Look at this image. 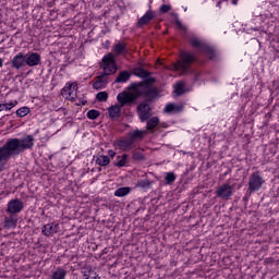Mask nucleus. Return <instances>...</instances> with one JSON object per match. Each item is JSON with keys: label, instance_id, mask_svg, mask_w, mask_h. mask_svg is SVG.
I'll list each match as a JSON object with an SVG mask.
<instances>
[{"label": "nucleus", "instance_id": "obj_1", "mask_svg": "<svg viewBox=\"0 0 279 279\" xmlns=\"http://www.w3.org/2000/svg\"><path fill=\"white\" fill-rule=\"evenodd\" d=\"M34 147V136L26 135L24 138H9L2 147H0V173L5 171V165L10 158L20 156L23 151Z\"/></svg>", "mask_w": 279, "mask_h": 279}, {"label": "nucleus", "instance_id": "obj_2", "mask_svg": "<svg viewBox=\"0 0 279 279\" xmlns=\"http://www.w3.org/2000/svg\"><path fill=\"white\" fill-rule=\"evenodd\" d=\"M102 69L104 73L95 77L93 83L94 90H101L108 86V80L110 75H114L117 73V62L114 61V56L112 53H108L102 58Z\"/></svg>", "mask_w": 279, "mask_h": 279}, {"label": "nucleus", "instance_id": "obj_3", "mask_svg": "<svg viewBox=\"0 0 279 279\" xmlns=\"http://www.w3.org/2000/svg\"><path fill=\"white\" fill-rule=\"evenodd\" d=\"M117 100L118 104L112 105L108 108L109 119H111L112 121L120 119L121 108H125V106H134V97L128 92H122L118 94Z\"/></svg>", "mask_w": 279, "mask_h": 279}, {"label": "nucleus", "instance_id": "obj_4", "mask_svg": "<svg viewBox=\"0 0 279 279\" xmlns=\"http://www.w3.org/2000/svg\"><path fill=\"white\" fill-rule=\"evenodd\" d=\"M129 90H132L129 95L134 97V106H136L138 97H145L148 102L154 101L158 97V89L156 87H143L141 84L132 83L129 86Z\"/></svg>", "mask_w": 279, "mask_h": 279}, {"label": "nucleus", "instance_id": "obj_5", "mask_svg": "<svg viewBox=\"0 0 279 279\" xmlns=\"http://www.w3.org/2000/svg\"><path fill=\"white\" fill-rule=\"evenodd\" d=\"M143 138H145V132L135 130L130 132L126 138L118 140L117 145L119 149H122V151H128L132 149V145H134L136 141H143Z\"/></svg>", "mask_w": 279, "mask_h": 279}, {"label": "nucleus", "instance_id": "obj_6", "mask_svg": "<svg viewBox=\"0 0 279 279\" xmlns=\"http://www.w3.org/2000/svg\"><path fill=\"white\" fill-rule=\"evenodd\" d=\"M197 62V57L191 52L181 51L180 60L174 64L175 71H182L183 73H189L191 71V64Z\"/></svg>", "mask_w": 279, "mask_h": 279}, {"label": "nucleus", "instance_id": "obj_7", "mask_svg": "<svg viewBox=\"0 0 279 279\" xmlns=\"http://www.w3.org/2000/svg\"><path fill=\"white\" fill-rule=\"evenodd\" d=\"M190 45L199 51V53H206L209 57V60H217V52H215V48L208 46V44L204 43L197 37L190 38Z\"/></svg>", "mask_w": 279, "mask_h": 279}, {"label": "nucleus", "instance_id": "obj_8", "mask_svg": "<svg viewBox=\"0 0 279 279\" xmlns=\"http://www.w3.org/2000/svg\"><path fill=\"white\" fill-rule=\"evenodd\" d=\"M264 184H265V180H263V177H260V173L253 172L248 179L247 193H256L257 191H260Z\"/></svg>", "mask_w": 279, "mask_h": 279}, {"label": "nucleus", "instance_id": "obj_9", "mask_svg": "<svg viewBox=\"0 0 279 279\" xmlns=\"http://www.w3.org/2000/svg\"><path fill=\"white\" fill-rule=\"evenodd\" d=\"M216 197L219 199H223L225 202H228L232 195V185L228 183H223L220 186L217 187L216 190Z\"/></svg>", "mask_w": 279, "mask_h": 279}, {"label": "nucleus", "instance_id": "obj_10", "mask_svg": "<svg viewBox=\"0 0 279 279\" xmlns=\"http://www.w3.org/2000/svg\"><path fill=\"white\" fill-rule=\"evenodd\" d=\"M157 16L158 12L154 10L146 11V13L136 23L137 29H143L145 25H149V23H151V21H154Z\"/></svg>", "mask_w": 279, "mask_h": 279}, {"label": "nucleus", "instance_id": "obj_11", "mask_svg": "<svg viewBox=\"0 0 279 279\" xmlns=\"http://www.w3.org/2000/svg\"><path fill=\"white\" fill-rule=\"evenodd\" d=\"M23 208H25L23 202L19 198H14L8 203L5 213H8V215H19Z\"/></svg>", "mask_w": 279, "mask_h": 279}, {"label": "nucleus", "instance_id": "obj_12", "mask_svg": "<svg viewBox=\"0 0 279 279\" xmlns=\"http://www.w3.org/2000/svg\"><path fill=\"white\" fill-rule=\"evenodd\" d=\"M27 66L26 54L24 52H19L11 60V69L20 71V69H25Z\"/></svg>", "mask_w": 279, "mask_h": 279}, {"label": "nucleus", "instance_id": "obj_13", "mask_svg": "<svg viewBox=\"0 0 279 279\" xmlns=\"http://www.w3.org/2000/svg\"><path fill=\"white\" fill-rule=\"evenodd\" d=\"M138 113V118L144 123V121H149L151 117V107L147 102H142L136 108Z\"/></svg>", "mask_w": 279, "mask_h": 279}, {"label": "nucleus", "instance_id": "obj_14", "mask_svg": "<svg viewBox=\"0 0 279 279\" xmlns=\"http://www.w3.org/2000/svg\"><path fill=\"white\" fill-rule=\"evenodd\" d=\"M26 56V66H38L40 64V53L38 52H28Z\"/></svg>", "mask_w": 279, "mask_h": 279}, {"label": "nucleus", "instance_id": "obj_15", "mask_svg": "<svg viewBox=\"0 0 279 279\" xmlns=\"http://www.w3.org/2000/svg\"><path fill=\"white\" fill-rule=\"evenodd\" d=\"M16 223H19L16 215L10 214V216L4 217L3 228L10 230V228H16Z\"/></svg>", "mask_w": 279, "mask_h": 279}, {"label": "nucleus", "instance_id": "obj_16", "mask_svg": "<svg viewBox=\"0 0 279 279\" xmlns=\"http://www.w3.org/2000/svg\"><path fill=\"white\" fill-rule=\"evenodd\" d=\"M130 77H132V74L128 70L121 71L116 77L114 84H125L130 82Z\"/></svg>", "mask_w": 279, "mask_h": 279}, {"label": "nucleus", "instance_id": "obj_17", "mask_svg": "<svg viewBox=\"0 0 279 279\" xmlns=\"http://www.w3.org/2000/svg\"><path fill=\"white\" fill-rule=\"evenodd\" d=\"M44 236H53L58 232V225L48 223L43 227L41 230Z\"/></svg>", "mask_w": 279, "mask_h": 279}, {"label": "nucleus", "instance_id": "obj_18", "mask_svg": "<svg viewBox=\"0 0 279 279\" xmlns=\"http://www.w3.org/2000/svg\"><path fill=\"white\" fill-rule=\"evenodd\" d=\"M112 51H113V53H116V56H125L129 51L128 45H125V43L119 41L118 44H116L113 46Z\"/></svg>", "mask_w": 279, "mask_h": 279}, {"label": "nucleus", "instance_id": "obj_19", "mask_svg": "<svg viewBox=\"0 0 279 279\" xmlns=\"http://www.w3.org/2000/svg\"><path fill=\"white\" fill-rule=\"evenodd\" d=\"M133 75H136V77H149V75H151V73H149V71L145 70V68H143V65H137L133 69Z\"/></svg>", "mask_w": 279, "mask_h": 279}, {"label": "nucleus", "instance_id": "obj_20", "mask_svg": "<svg viewBox=\"0 0 279 279\" xmlns=\"http://www.w3.org/2000/svg\"><path fill=\"white\" fill-rule=\"evenodd\" d=\"M130 156L128 154H123L122 156H118L117 157V162H114V167H119L121 169V167H125V165H128V160H129Z\"/></svg>", "mask_w": 279, "mask_h": 279}, {"label": "nucleus", "instance_id": "obj_21", "mask_svg": "<svg viewBox=\"0 0 279 279\" xmlns=\"http://www.w3.org/2000/svg\"><path fill=\"white\" fill-rule=\"evenodd\" d=\"M96 165L99 167H108V165H110V157L106 155L98 156L96 159Z\"/></svg>", "mask_w": 279, "mask_h": 279}, {"label": "nucleus", "instance_id": "obj_22", "mask_svg": "<svg viewBox=\"0 0 279 279\" xmlns=\"http://www.w3.org/2000/svg\"><path fill=\"white\" fill-rule=\"evenodd\" d=\"M153 182L149 179L140 180L136 183L137 189H143V191H147L151 189Z\"/></svg>", "mask_w": 279, "mask_h": 279}, {"label": "nucleus", "instance_id": "obj_23", "mask_svg": "<svg viewBox=\"0 0 279 279\" xmlns=\"http://www.w3.org/2000/svg\"><path fill=\"white\" fill-rule=\"evenodd\" d=\"M160 123V119L158 117H153L147 121L146 130H156V126Z\"/></svg>", "mask_w": 279, "mask_h": 279}, {"label": "nucleus", "instance_id": "obj_24", "mask_svg": "<svg viewBox=\"0 0 279 279\" xmlns=\"http://www.w3.org/2000/svg\"><path fill=\"white\" fill-rule=\"evenodd\" d=\"M132 159L135 162H145V160H147V157H145L140 150H132Z\"/></svg>", "mask_w": 279, "mask_h": 279}, {"label": "nucleus", "instance_id": "obj_25", "mask_svg": "<svg viewBox=\"0 0 279 279\" xmlns=\"http://www.w3.org/2000/svg\"><path fill=\"white\" fill-rule=\"evenodd\" d=\"M66 278V271L64 268H57L56 271L52 272L51 279H65Z\"/></svg>", "mask_w": 279, "mask_h": 279}, {"label": "nucleus", "instance_id": "obj_26", "mask_svg": "<svg viewBox=\"0 0 279 279\" xmlns=\"http://www.w3.org/2000/svg\"><path fill=\"white\" fill-rule=\"evenodd\" d=\"M132 189L131 187H120L116 190L114 196L116 197H125V195H130Z\"/></svg>", "mask_w": 279, "mask_h": 279}, {"label": "nucleus", "instance_id": "obj_27", "mask_svg": "<svg viewBox=\"0 0 279 279\" xmlns=\"http://www.w3.org/2000/svg\"><path fill=\"white\" fill-rule=\"evenodd\" d=\"M71 88H73L72 84H70L69 86L63 87L62 90H61L62 97H65V99H69V97L71 99H75V97L71 96V95H73V93L71 92Z\"/></svg>", "mask_w": 279, "mask_h": 279}, {"label": "nucleus", "instance_id": "obj_28", "mask_svg": "<svg viewBox=\"0 0 279 279\" xmlns=\"http://www.w3.org/2000/svg\"><path fill=\"white\" fill-rule=\"evenodd\" d=\"M135 84H141L142 88H149L151 87V84H156V78L148 76V77H145L144 82L135 83Z\"/></svg>", "mask_w": 279, "mask_h": 279}, {"label": "nucleus", "instance_id": "obj_29", "mask_svg": "<svg viewBox=\"0 0 279 279\" xmlns=\"http://www.w3.org/2000/svg\"><path fill=\"white\" fill-rule=\"evenodd\" d=\"M184 87H185V85L182 82H179L175 84L174 93L178 97H180L181 95H184V93H185Z\"/></svg>", "mask_w": 279, "mask_h": 279}, {"label": "nucleus", "instance_id": "obj_30", "mask_svg": "<svg viewBox=\"0 0 279 279\" xmlns=\"http://www.w3.org/2000/svg\"><path fill=\"white\" fill-rule=\"evenodd\" d=\"M166 184H173L175 182V173L173 172H167L165 175Z\"/></svg>", "mask_w": 279, "mask_h": 279}, {"label": "nucleus", "instance_id": "obj_31", "mask_svg": "<svg viewBox=\"0 0 279 279\" xmlns=\"http://www.w3.org/2000/svg\"><path fill=\"white\" fill-rule=\"evenodd\" d=\"M16 114H17V117H20V118L27 117V114H29V108H27V107H22V108H20V109L16 110Z\"/></svg>", "mask_w": 279, "mask_h": 279}, {"label": "nucleus", "instance_id": "obj_32", "mask_svg": "<svg viewBox=\"0 0 279 279\" xmlns=\"http://www.w3.org/2000/svg\"><path fill=\"white\" fill-rule=\"evenodd\" d=\"M97 101H108V92H100L96 95Z\"/></svg>", "mask_w": 279, "mask_h": 279}, {"label": "nucleus", "instance_id": "obj_33", "mask_svg": "<svg viewBox=\"0 0 279 279\" xmlns=\"http://www.w3.org/2000/svg\"><path fill=\"white\" fill-rule=\"evenodd\" d=\"M99 111L92 109L87 112V118H89L92 121H95V119H97L99 117Z\"/></svg>", "mask_w": 279, "mask_h": 279}, {"label": "nucleus", "instance_id": "obj_34", "mask_svg": "<svg viewBox=\"0 0 279 279\" xmlns=\"http://www.w3.org/2000/svg\"><path fill=\"white\" fill-rule=\"evenodd\" d=\"M12 108H14V105L12 102L0 104V112H3V110H12Z\"/></svg>", "mask_w": 279, "mask_h": 279}, {"label": "nucleus", "instance_id": "obj_35", "mask_svg": "<svg viewBox=\"0 0 279 279\" xmlns=\"http://www.w3.org/2000/svg\"><path fill=\"white\" fill-rule=\"evenodd\" d=\"M165 112L167 114H171V112H175V105L174 104H168L166 107H165Z\"/></svg>", "mask_w": 279, "mask_h": 279}, {"label": "nucleus", "instance_id": "obj_36", "mask_svg": "<svg viewBox=\"0 0 279 279\" xmlns=\"http://www.w3.org/2000/svg\"><path fill=\"white\" fill-rule=\"evenodd\" d=\"M171 11V4H162L159 9L161 14H167V12Z\"/></svg>", "mask_w": 279, "mask_h": 279}, {"label": "nucleus", "instance_id": "obj_37", "mask_svg": "<svg viewBox=\"0 0 279 279\" xmlns=\"http://www.w3.org/2000/svg\"><path fill=\"white\" fill-rule=\"evenodd\" d=\"M253 192H246V194L243 196V202L247 203L250 202V197H252Z\"/></svg>", "mask_w": 279, "mask_h": 279}, {"label": "nucleus", "instance_id": "obj_38", "mask_svg": "<svg viewBox=\"0 0 279 279\" xmlns=\"http://www.w3.org/2000/svg\"><path fill=\"white\" fill-rule=\"evenodd\" d=\"M184 110V106L182 105H174V112H182Z\"/></svg>", "mask_w": 279, "mask_h": 279}, {"label": "nucleus", "instance_id": "obj_39", "mask_svg": "<svg viewBox=\"0 0 279 279\" xmlns=\"http://www.w3.org/2000/svg\"><path fill=\"white\" fill-rule=\"evenodd\" d=\"M93 275H95L93 270L84 271V278H90Z\"/></svg>", "mask_w": 279, "mask_h": 279}, {"label": "nucleus", "instance_id": "obj_40", "mask_svg": "<svg viewBox=\"0 0 279 279\" xmlns=\"http://www.w3.org/2000/svg\"><path fill=\"white\" fill-rule=\"evenodd\" d=\"M108 156L110 158H114V156H117V153L114 150L110 149V150H108Z\"/></svg>", "mask_w": 279, "mask_h": 279}, {"label": "nucleus", "instance_id": "obj_41", "mask_svg": "<svg viewBox=\"0 0 279 279\" xmlns=\"http://www.w3.org/2000/svg\"><path fill=\"white\" fill-rule=\"evenodd\" d=\"M175 23H177L178 27H182V22H180V17L175 20Z\"/></svg>", "mask_w": 279, "mask_h": 279}, {"label": "nucleus", "instance_id": "obj_42", "mask_svg": "<svg viewBox=\"0 0 279 279\" xmlns=\"http://www.w3.org/2000/svg\"><path fill=\"white\" fill-rule=\"evenodd\" d=\"M171 16L177 21L179 19L178 13H171Z\"/></svg>", "mask_w": 279, "mask_h": 279}, {"label": "nucleus", "instance_id": "obj_43", "mask_svg": "<svg viewBox=\"0 0 279 279\" xmlns=\"http://www.w3.org/2000/svg\"><path fill=\"white\" fill-rule=\"evenodd\" d=\"M85 279H97V277H96V274L94 272V275H92L90 277H87Z\"/></svg>", "mask_w": 279, "mask_h": 279}, {"label": "nucleus", "instance_id": "obj_44", "mask_svg": "<svg viewBox=\"0 0 279 279\" xmlns=\"http://www.w3.org/2000/svg\"><path fill=\"white\" fill-rule=\"evenodd\" d=\"M3 66V60L0 58V69Z\"/></svg>", "mask_w": 279, "mask_h": 279}, {"label": "nucleus", "instance_id": "obj_45", "mask_svg": "<svg viewBox=\"0 0 279 279\" xmlns=\"http://www.w3.org/2000/svg\"><path fill=\"white\" fill-rule=\"evenodd\" d=\"M53 3H56V1L49 2V7L51 8V5H53Z\"/></svg>", "mask_w": 279, "mask_h": 279}, {"label": "nucleus", "instance_id": "obj_46", "mask_svg": "<svg viewBox=\"0 0 279 279\" xmlns=\"http://www.w3.org/2000/svg\"><path fill=\"white\" fill-rule=\"evenodd\" d=\"M76 88H77V85H74V86H73V89L76 90Z\"/></svg>", "mask_w": 279, "mask_h": 279}, {"label": "nucleus", "instance_id": "obj_47", "mask_svg": "<svg viewBox=\"0 0 279 279\" xmlns=\"http://www.w3.org/2000/svg\"><path fill=\"white\" fill-rule=\"evenodd\" d=\"M217 5H221V1H219Z\"/></svg>", "mask_w": 279, "mask_h": 279}]
</instances>
